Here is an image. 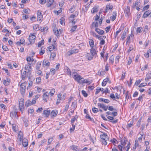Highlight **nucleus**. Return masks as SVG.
<instances>
[{
    "label": "nucleus",
    "mask_w": 151,
    "mask_h": 151,
    "mask_svg": "<svg viewBox=\"0 0 151 151\" xmlns=\"http://www.w3.org/2000/svg\"><path fill=\"white\" fill-rule=\"evenodd\" d=\"M78 118V117L77 115H76L73 118L71 119V122L72 125H73V124H74V122L76 121V119H77Z\"/></svg>",
    "instance_id": "29"
},
{
    "label": "nucleus",
    "mask_w": 151,
    "mask_h": 151,
    "mask_svg": "<svg viewBox=\"0 0 151 151\" xmlns=\"http://www.w3.org/2000/svg\"><path fill=\"white\" fill-rule=\"evenodd\" d=\"M151 53V50L150 49H149L147 51V53H145L144 54L146 58H148L149 56V53Z\"/></svg>",
    "instance_id": "30"
},
{
    "label": "nucleus",
    "mask_w": 151,
    "mask_h": 151,
    "mask_svg": "<svg viewBox=\"0 0 151 151\" xmlns=\"http://www.w3.org/2000/svg\"><path fill=\"white\" fill-rule=\"evenodd\" d=\"M22 143L23 146L24 147H27L28 145V141L27 139L24 138L22 140Z\"/></svg>",
    "instance_id": "14"
},
{
    "label": "nucleus",
    "mask_w": 151,
    "mask_h": 151,
    "mask_svg": "<svg viewBox=\"0 0 151 151\" xmlns=\"http://www.w3.org/2000/svg\"><path fill=\"white\" fill-rule=\"evenodd\" d=\"M90 53L91 55L88 57V60H91L93 58V57L96 54V51L93 47L91 48L90 49Z\"/></svg>",
    "instance_id": "3"
},
{
    "label": "nucleus",
    "mask_w": 151,
    "mask_h": 151,
    "mask_svg": "<svg viewBox=\"0 0 151 151\" xmlns=\"http://www.w3.org/2000/svg\"><path fill=\"white\" fill-rule=\"evenodd\" d=\"M36 70V73L37 74L40 75L42 73V71L40 70Z\"/></svg>",
    "instance_id": "63"
},
{
    "label": "nucleus",
    "mask_w": 151,
    "mask_h": 151,
    "mask_svg": "<svg viewBox=\"0 0 151 151\" xmlns=\"http://www.w3.org/2000/svg\"><path fill=\"white\" fill-rule=\"evenodd\" d=\"M127 139L126 138L124 137L123 139L121 141V144L124 146H125V144L126 143Z\"/></svg>",
    "instance_id": "20"
},
{
    "label": "nucleus",
    "mask_w": 151,
    "mask_h": 151,
    "mask_svg": "<svg viewBox=\"0 0 151 151\" xmlns=\"http://www.w3.org/2000/svg\"><path fill=\"white\" fill-rule=\"evenodd\" d=\"M37 20L39 21H40L42 19L43 16L41 12L40 11H38L37 13Z\"/></svg>",
    "instance_id": "8"
},
{
    "label": "nucleus",
    "mask_w": 151,
    "mask_h": 151,
    "mask_svg": "<svg viewBox=\"0 0 151 151\" xmlns=\"http://www.w3.org/2000/svg\"><path fill=\"white\" fill-rule=\"evenodd\" d=\"M82 93L83 95L85 97H86L88 96V94L86 93V91H85L84 90H82Z\"/></svg>",
    "instance_id": "46"
},
{
    "label": "nucleus",
    "mask_w": 151,
    "mask_h": 151,
    "mask_svg": "<svg viewBox=\"0 0 151 151\" xmlns=\"http://www.w3.org/2000/svg\"><path fill=\"white\" fill-rule=\"evenodd\" d=\"M141 29H142V27H138L137 28V32L138 33H141V32H142L141 31Z\"/></svg>",
    "instance_id": "62"
},
{
    "label": "nucleus",
    "mask_w": 151,
    "mask_h": 151,
    "mask_svg": "<svg viewBox=\"0 0 151 151\" xmlns=\"http://www.w3.org/2000/svg\"><path fill=\"white\" fill-rule=\"evenodd\" d=\"M17 113L15 111H13L11 112L10 114V116L13 119H18V117Z\"/></svg>",
    "instance_id": "6"
},
{
    "label": "nucleus",
    "mask_w": 151,
    "mask_h": 151,
    "mask_svg": "<svg viewBox=\"0 0 151 151\" xmlns=\"http://www.w3.org/2000/svg\"><path fill=\"white\" fill-rule=\"evenodd\" d=\"M53 138L52 137H50L49 139H48V144H50L53 141Z\"/></svg>",
    "instance_id": "49"
},
{
    "label": "nucleus",
    "mask_w": 151,
    "mask_h": 151,
    "mask_svg": "<svg viewBox=\"0 0 151 151\" xmlns=\"http://www.w3.org/2000/svg\"><path fill=\"white\" fill-rule=\"evenodd\" d=\"M31 64V63H28V64L26 65H25V69L27 71V73H30L31 71L32 67L30 66Z\"/></svg>",
    "instance_id": "5"
},
{
    "label": "nucleus",
    "mask_w": 151,
    "mask_h": 151,
    "mask_svg": "<svg viewBox=\"0 0 151 151\" xmlns=\"http://www.w3.org/2000/svg\"><path fill=\"white\" fill-rule=\"evenodd\" d=\"M124 12L129 16L130 14V7L129 6H127L126 8H125V10H124Z\"/></svg>",
    "instance_id": "11"
},
{
    "label": "nucleus",
    "mask_w": 151,
    "mask_h": 151,
    "mask_svg": "<svg viewBox=\"0 0 151 151\" xmlns=\"http://www.w3.org/2000/svg\"><path fill=\"white\" fill-rule=\"evenodd\" d=\"M54 33L55 35L57 37H58L59 35V32L58 29L54 32Z\"/></svg>",
    "instance_id": "56"
},
{
    "label": "nucleus",
    "mask_w": 151,
    "mask_h": 151,
    "mask_svg": "<svg viewBox=\"0 0 151 151\" xmlns=\"http://www.w3.org/2000/svg\"><path fill=\"white\" fill-rule=\"evenodd\" d=\"M33 29L34 30H37L39 29V25L38 24H35L33 26Z\"/></svg>",
    "instance_id": "39"
},
{
    "label": "nucleus",
    "mask_w": 151,
    "mask_h": 151,
    "mask_svg": "<svg viewBox=\"0 0 151 151\" xmlns=\"http://www.w3.org/2000/svg\"><path fill=\"white\" fill-rule=\"evenodd\" d=\"M54 0H48L47 1V4H46V6L47 7H50L53 4L54 2Z\"/></svg>",
    "instance_id": "13"
},
{
    "label": "nucleus",
    "mask_w": 151,
    "mask_h": 151,
    "mask_svg": "<svg viewBox=\"0 0 151 151\" xmlns=\"http://www.w3.org/2000/svg\"><path fill=\"white\" fill-rule=\"evenodd\" d=\"M109 78H108L104 79L103 82L102 83V85L103 86H105L106 84V82L109 81Z\"/></svg>",
    "instance_id": "23"
},
{
    "label": "nucleus",
    "mask_w": 151,
    "mask_h": 151,
    "mask_svg": "<svg viewBox=\"0 0 151 151\" xmlns=\"http://www.w3.org/2000/svg\"><path fill=\"white\" fill-rule=\"evenodd\" d=\"M27 73L26 71H24L23 73H22V79H24L26 76V73Z\"/></svg>",
    "instance_id": "32"
},
{
    "label": "nucleus",
    "mask_w": 151,
    "mask_h": 151,
    "mask_svg": "<svg viewBox=\"0 0 151 151\" xmlns=\"http://www.w3.org/2000/svg\"><path fill=\"white\" fill-rule=\"evenodd\" d=\"M149 7V5H147L146 6L143 7L142 9V12L145 11V10H147L148 9Z\"/></svg>",
    "instance_id": "48"
},
{
    "label": "nucleus",
    "mask_w": 151,
    "mask_h": 151,
    "mask_svg": "<svg viewBox=\"0 0 151 151\" xmlns=\"http://www.w3.org/2000/svg\"><path fill=\"white\" fill-rule=\"evenodd\" d=\"M126 32H124L122 35L121 37V40H124L125 38L126 37Z\"/></svg>",
    "instance_id": "35"
},
{
    "label": "nucleus",
    "mask_w": 151,
    "mask_h": 151,
    "mask_svg": "<svg viewBox=\"0 0 151 151\" xmlns=\"http://www.w3.org/2000/svg\"><path fill=\"white\" fill-rule=\"evenodd\" d=\"M46 2V0H40V3L41 4H44Z\"/></svg>",
    "instance_id": "60"
},
{
    "label": "nucleus",
    "mask_w": 151,
    "mask_h": 151,
    "mask_svg": "<svg viewBox=\"0 0 151 151\" xmlns=\"http://www.w3.org/2000/svg\"><path fill=\"white\" fill-rule=\"evenodd\" d=\"M70 148L72 150L78 151V148L76 146L74 145L71 146H70Z\"/></svg>",
    "instance_id": "34"
},
{
    "label": "nucleus",
    "mask_w": 151,
    "mask_h": 151,
    "mask_svg": "<svg viewBox=\"0 0 151 151\" xmlns=\"http://www.w3.org/2000/svg\"><path fill=\"white\" fill-rule=\"evenodd\" d=\"M55 91V90L54 89H52L50 90L49 94L51 96H52L54 94Z\"/></svg>",
    "instance_id": "33"
},
{
    "label": "nucleus",
    "mask_w": 151,
    "mask_h": 151,
    "mask_svg": "<svg viewBox=\"0 0 151 151\" xmlns=\"http://www.w3.org/2000/svg\"><path fill=\"white\" fill-rule=\"evenodd\" d=\"M90 46L91 48L93 47L94 41L93 40H91L89 42Z\"/></svg>",
    "instance_id": "31"
},
{
    "label": "nucleus",
    "mask_w": 151,
    "mask_h": 151,
    "mask_svg": "<svg viewBox=\"0 0 151 151\" xmlns=\"http://www.w3.org/2000/svg\"><path fill=\"white\" fill-rule=\"evenodd\" d=\"M10 82V80H9L8 79H7V81L4 80V81L3 83L5 86H7L9 84Z\"/></svg>",
    "instance_id": "37"
},
{
    "label": "nucleus",
    "mask_w": 151,
    "mask_h": 151,
    "mask_svg": "<svg viewBox=\"0 0 151 151\" xmlns=\"http://www.w3.org/2000/svg\"><path fill=\"white\" fill-rule=\"evenodd\" d=\"M33 82L31 81H29V86L27 87V89H28V87H30L32 85Z\"/></svg>",
    "instance_id": "52"
},
{
    "label": "nucleus",
    "mask_w": 151,
    "mask_h": 151,
    "mask_svg": "<svg viewBox=\"0 0 151 151\" xmlns=\"http://www.w3.org/2000/svg\"><path fill=\"white\" fill-rule=\"evenodd\" d=\"M41 62H40V61L38 62L36 65V66H35L36 70H40V68L41 67Z\"/></svg>",
    "instance_id": "18"
},
{
    "label": "nucleus",
    "mask_w": 151,
    "mask_h": 151,
    "mask_svg": "<svg viewBox=\"0 0 151 151\" xmlns=\"http://www.w3.org/2000/svg\"><path fill=\"white\" fill-rule=\"evenodd\" d=\"M151 79V73H148L146 75V77L145 78L146 81H147L148 80Z\"/></svg>",
    "instance_id": "22"
},
{
    "label": "nucleus",
    "mask_w": 151,
    "mask_h": 151,
    "mask_svg": "<svg viewBox=\"0 0 151 151\" xmlns=\"http://www.w3.org/2000/svg\"><path fill=\"white\" fill-rule=\"evenodd\" d=\"M126 73L124 72H122V76L121 77V79H123L124 78L125 76Z\"/></svg>",
    "instance_id": "51"
},
{
    "label": "nucleus",
    "mask_w": 151,
    "mask_h": 151,
    "mask_svg": "<svg viewBox=\"0 0 151 151\" xmlns=\"http://www.w3.org/2000/svg\"><path fill=\"white\" fill-rule=\"evenodd\" d=\"M95 30L99 35H103L104 33V31L98 28H96L95 29Z\"/></svg>",
    "instance_id": "16"
},
{
    "label": "nucleus",
    "mask_w": 151,
    "mask_h": 151,
    "mask_svg": "<svg viewBox=\"0 0 151 151\" xmlns=\"http://www.w3.org/2000/svg\"><path fill=\"white\" fill-rule=\"evenodd\" d=\"M44 44V40H42L41 41H40L38 43V46L39 47H40L42 45H43Z\"/></svg>",
    "instance_id": "43"
},
{
    "label": "nucleus",
    "mask_w": 151,
    "mask_h": 151,
    "mask_svg": "<svg viewBox=\"0 0 151 151\" xmlns=\"http://www.w3.org/2000/svg\"><path fill=\"white\" fill-rule=\"evenodd\" d=\"M36 82L38 83H39L41 81V79L40 77H39L36 78Z\"/></svg>",
    "instance_id": "59"
},
{
    "label": "nucleus",
    "mask_w": 151,
    "mask_h": 151,
    "mask_svg": "<svg viewBox=\"0 0 151 151\" xmlns=\"http://www.w3.org/2000/svg\"><path fill=\"white\" fill-rule=\"evenodd\" d=\"M50 63L49 61L46 60H45L43 61L42 65L43 67L49 66L50 65Z\"/></svg>",
    "instance_id": "12"
},
{
    "label": "nucleus",
    "mask_w": 151,
    "mask_h": 151,
    "mask_svg": "<svg viewBox=\"0 0 151 151\" xmlns=\"http://www.w3.org/2000/svg\"><path fill=\"white\" fill-rule=\"evenodd\" d=\"M133 49V45H129V49L128 50L127 52L128 53L130 52Z\"/></svg>",
    "instance_id": "41"
},
{
    "label": "nucleus",
    "mask_w": 151,
    "mask_h": 151,
    "mask_svg": "<svg viewBox=\"0 0 151 151\" xmlns=\"http://www.w3.org/2000/svg\"><path fill=\"white\" fill-rule=\"evenodd\" d=\"M0 106L3 109H6V106L3 104H0Z\"/></svg>",
    "instance_id": "58"
},
{
    "label": "nucleus",
    "mask_w": 151,
    "mask_h": 151,
    "mask_svg": "<svg viewBox=\"0 0 151 151\" xmlns=\"http://www.w3.org/2000/svg\"><path fill=\"white\" fill-rule=\"evenodd\" d=\"M75 80L78 82V83L81 79H83V78H81V76L78 74L74 75L73 76Z\"/></svg>",
    "instance_id": "7"
},
{
    "label": "nucleus",
    "mask_w": 151,
    "mask_h": 151,
    "mask_svg": "<svg viewBox=\"0 0 151 151\" xmlns=\"http://www.w3.org/2000/svg\"><path fill=\"white\" fill-rule=\"evenodd\" d=\"M134 35L132 34V33L130 35H129L127 37V41H130V37H132V36H134Z\"/></svg>",
    "instance_id": "47"
},
{
    "label": "nucleus",
    "mask_w": 151,
    "mask_h": 151,
    "mask_svg": "<svg viewBox=\"0 0 151 151\" xmlns=\"http://www.w3.org/2000/svg\"><path fill=\"white\" fill-rule=\"evenodd\" d=\"M23 120L25 126V127H27L28 126L27 122L28 121V120L24 117L23 118Z\"/></svg>",
    "instance_id": "28"
},
{
    "label": "nucleus",
    "mask_w": 151,
    "mask_h": 151,
    "mask_svg": "<svg viewBox=\"0 0 151 151\" xmlns=\"http://www.w3.org/2000/svg\"><path fill=\"white\" fill-rule=\"evenodd\" d=\"M56 55V52L55 51H53L51 54V56L52 57L53 59L55 57Z\"/></svg>",
    "instance_id": "42"
},
{
    "label": "nucleus",
    "mask_w": 151,
    "mask_h": 151,
    "mask_svg": "<svg viewBox=\"0 0 151 151\" xmlns=\"http://www.w3.org/2000/svg\"><path fill=\"white\" fill-rule=\"evenodd\" d=\"M48 49L49 50L50 52H51V51L53 49H55V46L54 45H52L50 46H49L48 47Z\"/></svg>",
    "instance_id": "26"
},
{
    "label": "nucleus",
    "mask_w": 151,
    "mask_h": 151,
    "mask_svg": "<svg viewBox=\"0 0 151 151\" xmlns=\"http://www.w3.org/2000/svg\"><path fill=\"white\" fill-rule=\"evenodd\" d=\"M107 109L111 111H113V110H116V109H114L112 106H107Z\"/></svg>",
    "instance_id": "40"
},
{
    "label": "nucleus",
    "mask_w": 151,
    "mask_h": 151,
    "mask_svg": "<svg viewBox=\"0 0 151 151\" xmlns=\"http://www.w3.org/2000/svg\"><path fill=\"white\" fill-rule=\"evenodd\" d=\"M92 111L94 113H96L99 111L98 109L95 107L93 108Z\"/></svg>",
    "instance_id": "45"
},
{
    "label": "nucleus",
    "mask_w": 151,
    "mask_h": 151,
    "mask_svg": "<svg viewBox=\"0 0 151 151\" xmlns=\"http://www.w3.org/2000/svg\"><path fill=\"white\" fill-rule=\"evenodd\" d=\"M77 25H75V26L73 27L71 29V30L73 32H74L75 31L76 29L77 28Z\"/></svg>",
    "instance_id": "61"
},
{
    "label": "nucleus",
    "mask_w": 151,
    "mask_h": 151,
    "mask_svg": "<svg viewBox=\"0 0 151 151\" xmlns=\"http://www.w3.org/2000/svg\"><path fill=\"white\" fill-rule=\"evenodd\" d=\"M58 113V112L57 111L52 110L50 113V115L52 116L55 117Z\"/></svg>",
    "instance_id": "21"
},
{
    "label": "nucleus",
    "mask_w": 151,
    "mask_h": 151,
    "mask_svg": "<svg viewBox=\"0 0 151 151\" xmlns=\"http://www.w3.org/2000/svg\"><path fill=\"white\" fill-rule=\"evenodd\" d=\"M113 15L111 16L110 17V19L111 20H112V21H114L116 18V12H113Z\"/></svg>",
    "instance_id": "17"
},
{
    "label": "nucleus",
    "mask_w": 151,
    "mask_h": 151,
    "mask_svg": "<svg viewBox=\"0 0 151 151\" xmlns=\"http://www.w3.org/2000/svg\"><path fill=\"white\" fill-rule=\"evenodd\" d=\"M73 53H74V52L73 50H70L67 53L68 55L69 56Z\"/></svg>",
    "instance_id": "44"
},
{
    "label": "nucleus",
    "mask_w": 151,
    "mask_h": 151,
    "mask_svg": "<svg viewBox=\"0 0 151 151\" xmlns=\"http://www.w3.org/2000/svg\"><path fill=\"white\" fill-rule=\"evenodd\" d=\"M150 12L149 11H146L144 14L142 16V17L144 18H146L148 16H150Z\"/></svg>",
    "instance_id": "15"
},
{
    "label": "nucleus",
    "mask_w": 151,
    "mask_h": 151,
    "mask_svg": "<svg viewBox=\"0 0 151 151\" xmlns=\"http://www.w3.org/2000/svg\"><path fill=\"white\" fill-rule=\"evenodd\" d=\"M36 36L35 35L31 34L29 37V40L30 42V44L33 43L35 42Z\"/></svg>",
    "instance_id": "4"
},
{
    "label": "nucleus",
    "mask_w": 151,
    "mask_h": 151,
    "mask_svg": "<svg viewBox=\"0 0 151 151\" xmlns=\"http://www.w3.org/2000/svg\"><path fill=\"white\" fill-rule=\"evenodd\" d=\"M49 95V93L47 92L44 93L43 95V99L46 102L47 101Z\"/></svg>",
    "instance_id": "10"
},
{
    "label": "nucleus",
    "mask_w": 151,
    "mask_h": 151,
    "mask_svg": "<svg viewBox=\"0 0 151 151\" xmlns=\"http://www.w3.org/2000/svg\"><path fill=\"white\" fill-rule=\"evenodd\" d=\"M8 149L10 151H15V149L14 148L12 147H9L8 148Z\"/></svg>",
    "instance_id": "64"
},
{
    "label": "nucleus",
    "mask_w": 151,
    "mask_h": 151,
    "mask_svg": "<svg viewBox=\"0 0 151 151\" xmlns=\"http://www.w3.org/2000/svg\"><path fill=\"white\" fill-rule=\"evenodd\" d=\"M147 83H142L140 84L138 86L140 88L143 87L147 85Z\"/></svg>",
    "instance_id": "50"
},
{
    "label": "nucleus",
    "mask_w": 151,
    "mask_h": 151,
    "mask_svg": "<svg viewBox=\"0 0 151 151\" xmlns=\"http://www.w3.org/2000/svg\"><path fill=\"white\" fill-rule=\"evenodd\" d=\"M98 11V7L96 6H95L91 11L92 13H94Z\"/></svg>",
    "instance_id": "27"
},
{
    "label": "nucleus",
    "mask_w": 151,
    "mask_h": 151,
    "mask_svg": "<svg viewBox=\"0 0 151 151\" xmlns=\"http://www.w3.org/2000/svg\"><path fill=\"white\" fill-rule=\"evenodd\" d=\"M26 86V83H22L20 86V91L22 95L25 93Z\"/></svg>",
    "instance_id": "2"
},
{
    "label": "nucleus",
    "mask_w": 151,
    "mask_h": 151,
    "mask_svg": "<svg viewBox=\"0 0 151 151\" xmlns=\"http://www.w3.org/2000/svg\"><path fill=\"white\" fill-rule=\"evenodd\" d=\"M51 73L52 75L55 74V69H51L50 70Z\"/></svg>",
    "instance_id": "53"
},
{
    "label": "nucleus",
    "mask_w": 151,
    "mask_h": 151,
    "mask_svg": "<svg viewBox=\"0 0 151 151\" xmlns=\"http://www.w3.org/2000/svg\"><path fill=\"white\" fill-rule=\"evenodd\" d=\"M45 52V50L44 48H41V51H40L39 54L40 55H42Z\"/></svg>",
    "instance_id": "36"
},
{
    "label": "nucleus",
    "mask_w": 151,
    "mask_h": 151,
    "mask_svg": "<svg viewBox=\"0 0 151 151\" xmlns=\"http://www.w3.org/2000/svg\"><path fill=\"white\" fill-rule=\"evenodd\" d=\"M69 107V104H67L65 105V108L64 109V111H68V110Z\"/></svg>",
    "instance_id": "55"
},
{
    "label": "nucleus",
    "mask_w": 151,
    "mask_h": 151,
    "mask_svg": "<svg viewBox=\"0 0 151 151\" xmlns=\"http://www.w3.org/2000/svg\"><path fill=\"white\" fill-rule=\"evenodd\" d=\"M19 106L20 111L22 112L23 111L24 108V99H21L19 100Z\"/></svg>",
    "instance_id": "1"
},
{
    "label": "nucleus",
    "mask_w": 151,
    "mask_h": 151,
    "mask_svg": "<svg viewBox=\"0 0 151 151\" xmlns=\"http://www.w3.org/2000/svg\"><path fill=\"white\" fill-rule=\"evenodd\" d=\"M140 3V0H137L135 1V3L132 6V7L133 8H135V6H138Z\"/></svg>",
    "instance_id": "24"
},
{
    "label": "nucleus",
    "mask_w": 151,
    "mask_h": 151,
    "mask_svg": "<svg viewBox=\"0 0 151 151\" xmlns=\"http://www.w3.org/2000/svg\"><path fill=\"white\" fill-rule=\"evenodd\" d=\"M124 146H123L122 147L121 145H119L118 146V147L120 151H122V148H124Z\"/></svg>",
    "instance_id": "54"
},
{
    "label": "nucleus",
    "mask_w": 151,
    "mask_h": 151,
    "mask_svg": "<svg viewBox=\"0 0 151 151\" xmlns=\"http://www.w3.org/2000/svg\"><path fill=\"white\" fill-rule=\"evenodd\" d=\"M100 137L101 139L104 140H109V137L106 134L104 133L103 134H101Z\"/></svg>",
    "instance_id": "9"
},
{
    "label": "nucleus",
    "mask_w": 151,
    "mask_h": 151,
    "mask_svg": "<svg viewBox=\"0 0 151 151\" xmlns=\"http://www.w3.org/2000/svg\"><path fill=\"white\" fill-rule=\"evenodd\" d=\"M120 58V56L119 55L117 56L115 58V61L116 62H119V60Z\"/></svg>",
    "instance_id": "57"
},
{
    "label": "nucleus",
    "mask_w": 151,
    "mask_h": 151,
    "mask_svg": "<svg viewBox=\"0 0 151 151\" xmlns=\"http://www.w3.org/2000/svg\"><path fill=\"white\" fill-rule=\"evenodd\" d=\"M50 113V110H44L43 111V114L45 115L46 117H48Z\"/></svg>",
    "instance_id": "19"
},
{
    "label": "nucleus",
    "mask_w": 151,
    "mask_h": 151,
    "mask_svg": "<svg viewBox=\"0 0 151 151\" xmlns=\"http://www.w3.org/2000/svg\"><path fill=\"white\" fill-rule=\"evenodd\" d=\"M32 105L31 101L28 100L26 102L25 106L27 107Z\"/></svg>",
    "instance_id": "25"
},
{
    "label": "nucleus",
    "mask_w": 151,
    "mask_h": 151,
    "mask_svg": "<svg viewBox=\"0 0 151 151\" xmlns=\"http://www.w3.org/2000/svg\"><path fill=\"white\" fill-rule=\"evenodd\" d=\"M71 106L74 109H76L77 106L76 102V101L73 102Z\"/></svg>",
    "instance_id": "38"
}]
</instances>
